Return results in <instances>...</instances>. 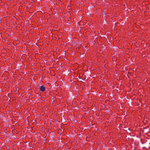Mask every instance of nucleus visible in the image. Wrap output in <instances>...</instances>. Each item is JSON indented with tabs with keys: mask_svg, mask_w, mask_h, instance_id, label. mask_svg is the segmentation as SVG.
I'll list each match as a JSON object with an SVG mask.
<instances>
[{
	"mask_svg": "<svg viewBox=\"0 0 150 150\" xmlns=\"http://www.w3.org/2000/svg\"><path fill=\"white\" fill-rule=\"evenodd\" d=\"M40 91L43 92L45 90V87L44 86H41L40 87Z\"/></svg>",
	"mask_w": 150,
	"mask_h": 150,
	"instance_id": "f257e3e1",
	"label": "nucleus"
}]
</instances>
